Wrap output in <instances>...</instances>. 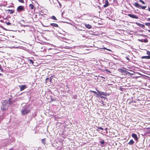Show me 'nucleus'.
Wrapping results in <instances>:
<instances>
[{
  "mask_svg": "<svg viewBox=\"0 0 150 150\" xmlns=\"http://www.w3.org/2000/svg\"><path fill=\"white\" fill-rule=\"evenodd\" d=\"M30 111V110L28 109V108L26 107H25L21 112L23 115H25L29 113Z\"/></svg>",
  "mask_w": 150,
  "mask_h": 150,
  "instance_id": "1",
  "label": "nucleus"
},
{
  "mask_svg": "<svg viewBox=\"0 0 150 150\" xmlns=\"http://www.w3.org/2000/svg\"><path fill=\"white\" fill-rule=\"evenodd\" d=\"M48 52L49 54L47 55L52 56L54 54H56V50L55 49H50L49 50Z\"/></svg>",
  "mask_w": 150,
  "mask_h": 150,
  "instance_id": "2",
  "label": "nucleus"
},
{
  "mask_svg": "<svg viewBox=\"0 0 150 150\" xmlns=\"http://www.w3.org/2000/svg\"><path fill=\"white\" fill-rule=\"evenodd\" d=\"M134 6H136V7L138 8H139V7L142 8L143 9H144L146 7V6H141L138 3H135L134 4Z\"/></svg>",
  "mask_w": 150,
  "mask_h": 150,
  "instance_id": "3",
  "label": "nucleus"
},
{
  "mask_svg": "<svg viewBox=\"0 0 150 150\" xmlns=\"http://www.w3.org/2000/svg\"><path fill=\"white\" fill-rule=\"evenodd\" d=\"M24 6H19L17 9V10L18 12H20L22 11H24Z\"/></svg>",
  "mask_w": 150,
  "mask_h": 150,
  "instance_id": "4",
  "label": "nucleus"
},
{
  "mask_svg": "<svg viewBox=\"0 0 150 150\" xmlns=\"http://www.w3.org/2000/svg\"><path fill=\"white\" fill-rule=\"evenodd\" d=\"M128 16H129L130 17L132 18H133L138 19V17L137 16L133 15L132 14H128Z\"/></svg>",
  "mask_w": 150,
  "mask_h": 150,
  "instance_id": "5",
  "label": "nucleus"
},
{
  "mask_svg": "<svg viewBox=\"0 0 150 150\" xmlns=\"http://www.w3.org/2000/svg\"><path fill=\"white\" fill-rule=\"evenodd\" d=\"M19 87L20 88L21 91L23 90L25 88H27V86L25 85L19 86Z\"/></svg>",
  "mask_w": 150,
  "mask_h": 150,
  "instance_id": "6",
  "label": "nucleus"
},
{
  "mask_svg": "<svg viewBox=\"0 0 150 150\" xmlns=\"http://www.w3.org/2000/svg\"><path fill=\"white\" fill-rule=\"evenodd\" d=\"M132 136L133 138H134V139L136 141H137L138 140V138L136 134H132Z\"/></svg>",
  "mask_w": 150,
  "mask_h": 150,
  "instance_id": "7",
  "label": "nucleus"
},
{
  "mask_svg": "<svg viewBox=\"0 0 150 150\" xmlns=\"http://www.w3.org/2000/svg\"><path fill=\"white\" fill-rule=\"evenodd\" d=\"M109 4L108 0H105V4L103 5L104 7L105 8L108 6L109 5Z\"/></svg>",
  "mask_w": 150,
  "mask_h": 150,
  "instance_id": "8",
  "label": "nucleus"
},
{
  "mask_svg": "<svg viewBox=\"0 0 150 150\" xmlns=\"http://www.w3.org/2000/svg\"><path fill=\"white\" fill-rule=\"evenodd\" d=\"M136 24L137 25L139 26L140 27L143 28H144L145 27L144 25L143 24H141L138 23H136Z\"/></svg>",
  "mask_w": 150,
  "mask_h": 150,
  "instance_id": "9",
  "label": "nucleus"
},
{
  "mask_svg": "<svg viewBox=\"0 0 150 150\" xmlns=\"http://www.w3.org/2000/svg\"><path fill=\"white\" fill-rule=\"evenodd\" d=\"M97 91L98 92L99 94L100 95H103L105 96V93L103 92L99 91H98L97 90Z\"/></svg>",
  "mask_w": 150,
  "mask_h": 150,
  "instance_id": "10",
  "label": "nucleus"
},
{
  "mask_svg": "<svg viewBox=\"0 0 150 150\" xmlns=\"http://www.w3.org/2000/svg\"><path fill=\"white\" fill-rule=\"evenodd\" d=\"M85 26L86 28H87L88 29H91L92 28V26L91 25H90L89 24H85Z\"/></svg>",
  "mask_w": 150,
  "mask_h": 150,
  "instance_id": "11",
  "label": "nucleus"
},
{
  "mask_svg": "<svg viewBox=\"0 0 150 150\" xmlns=\"http://www.w3.org/2000/svg\"><path fill=\"white\" fill-rule=\"evenodd\" d=\"M50 25L56 27H59V26L56 23H52L50 24Z\"/></svg>",
  "mask_w": 150,
  "mask_h": 150,
  "instance_id": "12",
  "label": "nucleus"
},
{
  "mask_svg": "<svg viewBox=\"0 0 150 150\" xmlns=\"http://www.w3.org/2000/svg\"><path fill=\"white\" fill-rule=\"evenodd\" d=\"M142 59H150V57L149 56H143L141 57Z\"/></svg>",
  "mask_w": 150,
  "mask_h": 150,
  "instance_id": "13",
  "label": "nucleus"
},
{
  "mask_svg": "<svg viewBox=\"0 0 150 150\" xmlns=\"http://www.w3.org/2000/svg\"><path fill=\"white\" fill-rule=\"evenodd\" d=\"M134 142L132 139H131L129 142L128 143L129 145H133L134 143Z\"/></svg>",
  "mask_w": 150,
  "mask_h": 150,
  "instance_id": "14",
  "label": "nucleus"
},
{
  "mask_svg": "<svg viewBox=\"0 0 150 150\" xmlns=\"http://www.w3.org/2000/svg\"><path fill=\"white\" fill-rule=\"evenodd\" d=\"M41 142H42V143H43V144L45 145L46 144V139L45 138L42 139L41 140Z\"/></svg>",
  "mask_w": 150,
  "mask_h": 150,
  "instance_id": "15",
  "label": "nucleus"
},
{
  "mask_svg": "<svg viewBox=\"0 0 150 150\" xmlns=\"http://www.w3.org/2000/svg\"><path fill=\"white\" fill-rule=\"evenodd\" d=\"M27 61L30 64H33L34 63L33 60L31 59H28Z\"/></svg>",
  "mask_w": 150,
  "mask_h": 150,
  "instance_id": "16",
  "label": "nucleus"
},
{
  "mask_svg": "<svg viewBox=\"0 0 150 150\" xmlns=\"http://www.w3.org/2000/svg\"><path fill=\"white\" fill-rule=\"evenodd\" d=\"M8 11L9 12V13L10 14L13 13L14 12V10L12 9V10H8Z\"/></svg>",
  "mask_w": 150,
  "mask_h": 150,
  "instance_id": "17",
  "label": "nucleus"
},
{
  "mask_svg": "<svg viewBox=\"0 0 150 150\" xmlns=\"http://www.w3.org/2000/svg\"><path fill=\"white\" fill-rule=\"evenodd\" d=\"M29 6L31 9H33L34 8V6L32 4H30L29 5Z\"/></svg>",
  "mask_w": 150,
  "mask_h": 150,
  "instance_id": "18",
  "label": "nucleus"
},
{
  "mask_svg": "<svg viewBox=\"0 0 150 150\" xmlns=\"http://www.w3.org/2000/svg\"><path fill=\"white\" fill-rule=\"evenodd\" d=\"M51 18L52 19V20H54L55 21L57 20V18L54 16H51Z\"/></svg>",
  "mask_w": 150,
  "mask_h": 150,
  "instance_id": "19",
  "label": "nucleus"
},
{
  "mask_svg": "<svg viewBox=\"0 0 150 150\" xmlns=\"http://www.w3.org/2000/svg\"><path fill=\"white\" fill-rule=\"evenodd\" d=\"M55 100V99H53L52 98L51 99V100L50 101V102H52L53 101H54Z\"/></svg>",
  "mask_w": 150,
  "mask_h": 150,
  "instance_id": "20",
  "label": "nucleus"
},
{
  "mask_svg": "<svg viewBox=\"0 0 150 150\" xmlns=\"http://www.w3.org/2000/svg\"><path fill=\"white\" fill-rule=\"evenodd\" d=\"M145 24L146 25L148 26H150V23H145Z\"/></svg>",
  "mask_w": 150,
  "mask_h": 150,
  "instance_id": "21",
  "label": "nucleus"
},
{
  "mask_svg": "<svg viewBox=\"0 0 150 150\" xmlns=\"http://www.w3.org/2000/svg\"><path fill=\"white\" fill-rule=\"evenodd\" d=\"M18 1L19 2H21L22 3H24V0H18Z\"/></svg>",
  "mask_w": 150,
  "mask_h": 150,
  "instance_id": "22",
  "label": "nucleus"
},
{
  "mask_svg": "<svg viewBox=\"0 0 150 150\" xmlns=\"http://www.w3.org/2000/svg\"><path fill=\"white\" fill-rule=\"evenodd\" d=\"M100 142L101 144H104L105 142L104 140H102L101 141H100Z\"/></svg>",
  "mask_w": 150,
  "mask_h": 150,
  "instance_id": "23",
  "label": "nucleus"
},
{
  "mask_svg": "<svg viewBox=\"0 0 150 150\" xmlns=\"http://www.w3.org/2000/svg\"><path fill=\"white\" fill-rule=\"evenodd\" d=\"M139 1L142 3L143 4H145V3L142 0H139Z\"/></svg>",
  "mask_w": 150,
  "mask_h": 150,
  "instance_id": "24",
  "label": "nucleus"
},
{
  "mask_svg": "<svg viewBox=\"0 0 150 150\" xmlns=\"http://www.w3.org/2000/svg\"><path fill=\"white\" fill-rule=\"evenodd\" d=\"M90 91V92H92L94 94H96V93H97V92L96 91H93L91 90V91Z\"/></svg>",
  "mask_w": 150,
  "mask_h": 150,
  "instance_id": "25",
  "label": "nucleus"
},
{
  "mask_svg": "<svg viewBox=\"0 0 150 150\" xmlns=\"http://www.w3.org/2000/svg\"><path fill=\"white\" fill-rule=\"evenodd\" d=\"M146 54L149 56L150 55V52L149 51H147L146 52Z\"/></svg>",
  "mask_w": 150,
  "mask_h": 150,
  "instance_id": "26",
  "label": "nucleus"
},
{
  "mask_svg": "<svg viewBox=\"0 0 150 150\" xmlns=\"http://www.w3.org/2000/svg\"><path fill=\"white\" fill-rule=\"evenodd\" d=\"M6 24L7 25H10L11 24V23L10 22H8L6 23Z\"/></svg>",
  "mask_w": 150,
  "mask_h": 150,
  "instance_id": "27",
  "label": "nucleus"
},
{
  "mask_svg": "<svg viewBox=\"0 0 150 150\" xmlns=\"http://www.w3.org/2000/svg\"><path fill=\"white\" fill-rule=\"evenodd\" d=\"M52 78L51 77H50V78L49 81L50 82H51L52 81Z\"/></svg>",
  "mask_w": 150,
  "mask_h": 150,
  "instance_id": "28",
  "label": "nucleus"
},
{
  "mask_svg": "<svg viewBox=\"0 0 150 150\" xmlns=\"http://www.w3.org/2000/svg\"><path fill=\"white\" fill-rule=\"evenodd\" d=\"M98 129H101V130H103V128L102 127H98Z\"/></svg>",
  "mask_w": 150,
  "mask_h": 150,
  "instance_id": "29",
  "label": "nucleus"
},
{
  "mask_svg": "<svg viewBox=\"0 0 150 150\" xmlns=\"http://www.w3.org/2000/svg\"><path fill=\"white\" fill-rule=\"evenodd\" d=\"M117 31H122V32H123V31H124L123 30H117Z\"/></svg>",
  "mask_w": 150,
  "mask_h": 150,
  "instance_id": "30",
  "label": "nucleus"
},
{
  "mask_svg": "<svg viewBox=\"0 0 150 150\" xmlns=\"http://www.w3.org/2000/svg\"><path fill=\"white\" fill-rule=\"evenodd\" d=\"M105 70V71H107V72H109V73L110 72V71H109V70H108V69H106Z\"/></svg>",
  "mask_w": 150,
  "mask_h": 150,
  "instance_id": "31",
  "label": "nucleus"
},
{
  "mask_svg": "<svg viewBox=\"0 0 150 150\" xmlns=\"http://www.w3.org/2000/svg\"><path fill=\"white\" fill-rule=\"evenodd\" d=\"M0 69L1 70H3L2 69V67L0 64Z\"/></svg>",
  "mask_w": 150,
  "mask_h": 150,
  "instance_id": "32",
  "label": "nucleus"
},
{
  "mask_svg": "<svg viewBox=\"0 0 150 150\" xmlns=\"http://www.w3.org/2000/svg\"><path fill=\"white\" fill-rule=\"evenodd\" d=\"M49 79V78H47L46 79V83L47 82V81Z\"/></svg>",
  "mask_w": 150,
  "mask_h": 150,
  "instance_id": "33",
  "label": "nucleus"
},
{
  "mask_svg": "<svg viewBox=\"0 0 150 150\" xmlns=\"http://www.w3.org/2000/svg\"><path fill=\"white\" fill-rule=\"evenodd\" d=\"M147 20L148 21H150V18H147Z\"/></svg>",
  "mask_w": 150,
  "mask_h": 150,
  "instance_id": "34",
  "label": "nucleus"
},
{
  "mask_svg": "<svg viewBox=\"0 0 150 150\" xmlns=\"http://www.w3.org/2000/svg\"><path fill=\"white\" fill-rule=\"evenodd\" d=\"M9 150H14L12 148H11L10 149H9Z\"/></svg>",
  "mask_w": 150,
  "mask_h": 150,
  "instance_id": "35",
  "label": "nucleus"
},
{
  "mask_svg": "<svg viewBox=\"0 0 150 150\" xmlns=\"http://www.w3.org/2000/svg\"><path fill=\"white\" fill-rule=\"evenodd\" d=\"M2 75H3V74H2L0 73V75L2 76Z\"/></svg>",
  "mask_w": 150,
  "mask_h": 150,
  "instance_id": "36",
  "label": "nucleus"
},
{
  "mask_svg": "<svg viewBox=\"0 0 150 150\" xmlns=\"http://www.w3.org/2000/svg\"><path fill=\"white\" fill-rule=\"evenodd\" d=\"M149 11H150V8H149Z\"/></svg>",
  "mask_w": 150,
  "mask_h": 150,
  "instance_id": "37",
  "label": "nucleus"
},
{
  "mask_svg": "<svg viewBox=\"0 0 150 150\" xmlns=\"http://www.w3.org/2000/svg\"><path fill=\"white\" fill-rule=\"evenodd\" d=\"M148 31L150 33V30H149Z\"/></svg>",
  "mask_w": 150,
  "mask_h": 150,
  "instance_id": "38",
  "label": "nucleus"
},
{
  "mask_svg": "<svg viewBox=\"0 0 150 150\" xmlns=\"http://www.w3.org/2000/svg\"><path fill=\"white\" fill-rule=\"evenodd\" d=\"M1 33V32L0 31V33Z\"/></svg>",
  "mask_w": 150,
  "mask_h": 150,
  "instance_id": "39",
  "label": "nucleus"
},
{
  "mask_svg": "<svg viewBox=\"0 0 150 150\" xmlns=\"http://www.w3.org/2000/svg\"><path fill=\"white\" fill-rule=\"evenodd\" d=\"M32 1H34V0H32Z\"/></svg>",
  "mask_w": 150,
  "mask_h": 150,
  "instance_id": "40",
  "label": "nucleus"
}]
</instances>
